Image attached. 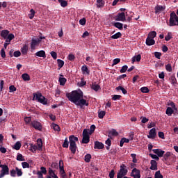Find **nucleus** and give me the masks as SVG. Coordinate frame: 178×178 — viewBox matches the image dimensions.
Instances as JSON below:
<instances>
[{
  "instance_id": "obj_30",
  "label": "nucleus",
  "mask_w": 178,
  "mask_h": 178,
  "mask_svg": "<svg viewBox=\"0 0 178 178\" xmlns=\"http://www.w3.org/2000/svg\"><path fill=\"white\" fill-rule=\"evenodd\" d=\"M38 150L41 151L42 148V141L41 138H38Z\"/></svg>"
},
{
  "instance_id": "obj_38",
  "label": "nucleus",
  "mask_w": 178,
  "mask_h": 178,
  "mask_svg": "<svg viewBox=\"0 0 178 178\" xmlns=\"http://www.w3.org/2000/svg\"><path fill=\"white\" fill-rule=\"evenodd\" d=\"M156 35H157L156 32L153 31L149 33L148 37L154 40V38L156 37Z\"/></svg>"
},
{
  "instance_id": "obj_59",
  "label": "nucleus",
  "mask_w": 178,
  "mask_h": 178,
  "mask_svg": "<svg viewBox=\"0 0 178 178\" xmlns=\"http://www.w3.org/2000/svg\"><path fill=\"white\" fill-rule=\"evenodd\" d=\"M120 62V58H115L113 61L112 66H115L118 65V63Z\"/></svg>"
},
{
  "instance_id": "obj_28",
  "label": "nucleus",
  "mask_w": 178,
  "mask_h": 178,
  "mask_svg": "<svg viewBox=\"0 0 178 178\" xmlns=\"http://www.w3.org/2000/svg\"><path fill=\"white\" fill-rule=\"evenodd\" d=\"M15 36L14 34H8V36H7V38L6 40V42L10 43V41L13 39H15Z\"/></svg>"
},
{
  "instance_id": "obj_25",
  "label": "nucleus",
  "mask_w": 178,
  "mask_h": 178,
  "mask_svg": "<svg viewBox=\"0 0 178 178\" xmlns=\"http://www.w3.org/2000/svg\"><path fill=\"white\" fill-rule=\"evenodd\" d=\"M10 31H8V30H3L1 32V37L3 38V39H6L7 40V38H8V35L9 34Z\"/></svg>"
},
{
  "instance_id": "obj_50",
  "label": "nucleus",
  "mask_w": 178,
  "mask_h": 178,
  "mask_svg": "<svg viewBox=\"0 0 178 178\" xmlns=\"http://www.w3.org/2000/svg\"><path fill=\"white\" fill-rule=\"evenodd\" d=\"M96 127L95 124H92L90 127L89 134L92 135L95 131Z\"/></svg>"
},
{
  "instance_id": "obj_53",
  "label": "nucleus",
  "mask_w": 178,
  "mask_h": 178,
  "mask_svg": "<svg viewBox=\"0 0 178 178\" xmlns=\"http://www.w3.org/2000/svg\"><path fill=\"white\" fill-rule=\"evenodd\" d=\"M67 59L72 62H73L74 60H75V56L74 54H70L68 55V58Z\"/></svg>"
},
{
  "instance_id": "obj_46",
  "label": "nucleus",
  "mask_w": 178,
  "mask_h": 178,
  "mask_svg": "<svg viewBox=\"0 0 178 178\" xmlns=\"http://www.w3.org/2000/svg\"><path fill=\"white\" fill-rule=\"evenodd\" d=\"M17 161H25V159L22 154H18L17 156Z\"/></svg>"
},
{
  "instance_id": "obj_22",
  "label": "nucleus",
  "mask_w": 178,
  "mask_h": 178,
  "mask_svg": "<svg viewBox=\"0 0 178 178\" xmlns=\"http://www.w3.org/2000/svg\"><path fill=\"white\" fill-rule=\"evenodd\" d=\"M60 77H59L58 82L60 86H65V83L67 82V79L63 77V75L60 74Z\"/></svg>"
},
{
  "instance_id": "obj_6",
  "label": "nucleus",
  "mask_w": 178,
  "mask_h": 178,
  "mask_svg": "<svg viewBox=\"0 0 178 178\" xmlns=\"http://www.w3.org/2000/svg\"><path fill=\"white\" fill-rule=\"evenodd\" d=\"M47 174V170L44 166L40 167V170L37 172L38 178H44V175Z\"/></svg>"
},
{
  "instance_id": "obj_34",
  "label": "nucleus",
  "mask_w": 178,
  "mask_h": 178,
  "mask_svg": "<svg viewBox=\"0 0 178 178\" xmlns=\"http://www.w3.org/2000/svg\"><path fill=\"white\" fill-rule=\"evenodd\" d=\"M21 146H22V143H21L19 141H18V142H17V143L14 145V147H13V148L14 149L18 151V150L20 149Z\"/></svg>"
},
{
  "instance_id": "obj_39",
  "label": "nucleus",
  "mask_w": 178,
  "mask_h": 178,
  "mask_svg": "<svg viewBox=\"0 0 178 178\" xmlns=\"http://www.w3.org/2000/svg\"><path fill=\"white\" fill-rule=\"evenodd\" d=\"M91 158H92L91 154H86V155H85V156H84V161H85V162H86V163H90Z\"/></svg>"
},
{
  "instance_id": "obj_18",
  "label": "nucleus",
  "mask_w": 178,
  "mask_h": 178,
  "mask_svg": "<svg viewBox=\"0 0 178 178\" xmlns=\"http://www.w3.org/2000/svg\"><path fill=\"white\" fill-rule=\"evenodd\" d=\"M155 44V40L149 37H147L146 39V45L152 46Z\"/></svg>"
},
{
  "instance_id": "obj_13",
  "label": "nucleus",
  "mask_w": 178,
  "mask_h": 178,
  "mask_svg": "<svg viewBox=\"0 0 178 178\" xmlns=\"http://www.w3.org/2000/svg\"><path fill=\"white\" fill-rule=\"evenodd\" d=\"M40 43V40H38V38H37V39H32L31 43V49L32 50H35V47L39 45Z\"/></svg>"
},
{
  "instance_id": "obj_29",
  "label": "nucleus",
  "mask_w": 178,
  "mask_h": 178,
  "mask_svg": "<svg viewBox=\"0 0 178 178\" xmlns=\"http://www.w3.org/2000/svg\"><path fill=\"white\" fill-rule=\"evenodd\" d=\"M115 89L118 91L121 90L124 95H127V90H126V89L122 86H119Z\"/></svg>"
},
{
  "instance_id": "obj_43",
  "label": "nucleus",
  "mask_w": 178,
  "mask_h": 178,
  "mask_svg": "<svg viewBox=\"0 0 178 178\" xmlns=\"http://www.w3.org/2000/svg\"><path fill=\"white\" fill-rule=\"evenodd\" d=\"M172 156V153L171 152H166L164 155H163V159L165 161H167L169 159V157H170Z\"/></svg>"
},
{
  "instance_id": "obj_2",
  "label": "nucleus",
  "mask_w": 178,
  "mask_h": 178,
  "mask_svg": "<svg viewBox=\"0 0 178 178\" xmlns=\"http://www.w3.org/2000/svg\"><path fill=\"white\" fill-rule=\"evenodd\" d=\"M33 101H36L39 103H41L44 106L47 105L48 99L45 98L44 96H42V94L41 92H34L33 93Z\"/></svg>"
},
{
  "instance_id": "obj_9",
  "label": "nucleus",
  "mask_w": 178,
  "mask_h": 178,
  "mask_svg": "<svg viewBox=\"0 0 178 178\" xmlns=\"http://www.w3.org/2000/svg\"><path fill=\"white\" fill-rule=\"evenodd\" d=\"M44 178H59V177L55 174V170L49 168H48V175H46Z\"/></svg>"
},
{
  "instance_id": "obj_37",
  "label": "nucleus",
  "mask_w": 178,
  "mask_h": 178,
  "mask_svg": "<svg viewBox=\"0 0 178 178\" xmlns=\"http://www.w3.org/2000/svg\"><path fill=\"white\" fill-rule=\"evenodd\" d=\"M22 79L24 81H30L31 80V76L29 74L25 73V74H22Z\"/></svg>"
},
{
  "instance_id": "obj_62",
  "label": "nucleus",
  "mask_w": 178,
  "mask_h": 178,
  "mask_svg": "<svg viewBox=\"0 0 178 178\" xmlns=\"http://www.w3.org/2000/svg\"><path fill=\"white\" fill-rule=\"evenodd\" d=\"M13 56H15L16 58L21 56V51H14Z\"/></svg>"
},
{
  "instance_id": "obj_19",
  "label": "nucleus",
  "mask_w": 178,
  "mask_h": 178,
  "mask_svg": "<svg viewBox=\"0 0 178 178\" xmlns=\"http://www.w3.org/2000/svg\"><path fill=\"white\" fill-rule=\"evenodd\" d=\"M127 168V166L124 164H122L120 165V170L119 171V172L122 173L124 175H127L128 173V170L125 169Z\"/></svg>"
},
{
  "instance_id": "obj_20",
  "label": "nucleus",
  "mask_w": 178,
  "mask_h": 178,
  "mask_svg": "<svg viewBox=\"0 0 178 178\" xmlns=\"http://www.w3.org/2000/svg\"><path fill=\"white\" fill-rule=\"evenodd\" d=\"M91 88L92 90H95V92L99 91V90H101V87L99 85L96 84V82L95 83H92L91 84Z\"/></svg>"
},
{
  "instance_id": "obj_47",
  "label": "nucleus",
  "mask_w": 178,
  "mask_h": 178,
  "mask_svg": "<svg viewBox=\"0 0 178 178\" xmlns=\"http://www.w3.org/2000/svg\"><path fill=\"white\" fill-rule=\"evenodd\" d=\"M140 91L142 92H144L145 94H147L148 92H149V89L147 87L144 86L140 88Z\"/></svg>"
},
{
  "instance_id": "obj_5",
  "label": "nucleus",
  "mask_w": 178,
  "mask_h": 178,
  "mask_svg": "<svg viewBox=\"0 0 178 178\" xmlns=\"http://www.w3.org/2000/svg\"><path fill=\"white\" fill-rule=\"evenodd\" d=\"M10 175L11 177H16V175L18 177H21L23 175V172L22 169H19L18 167H15V170L13 169L10 171Z\"/></svg>"
},
{
  "instance_id": "obj_51",
  "label": "nucleus",
  "mask_w": 178,
  "mask_h": 178,
  "mask_svg": "<svg viewBox=\"0 0 178 178\" xmlns=\"http://www.w3.org/2000/svg\"><path fill=\"white\" fill-rule=\"evenodd\" d=\"M128 70V65H123L120 70V73L122 74V73H125Z\"/></svg>"
},
{
  "instance_id": "obj_40",
  "label": "nucleus",
  "mask_w": 178,
  "mask_h": 178,
  "mask_svg": "<svg viewBox=\"0 0 178 178\" xmlns=\"http://www.w3.org/2000/svg\"><path fill=\"white\" fill-rule=\"evenodd\" d=\"M97 8H102L104 6V0H97Z\"/></svg>"
},
{
  "instance_id": "obj_55",
  "label": "nucleus",
  "mask_w": 178,
  "mask_h": 178,
  "mask_svg": "<svg viewBox=\"0 0 178 178\" xmlns=\"http://www.w3.org/2000/svg\"><path fill=\"white\" fill-rule=\"evenodd\" d=\"M22 168H23L24 169L30 168V164L28 163H26V161H24V162L22 163Z\"/></svg>"
},
{
  "instance_id": "obj_56",
  "label": "nucleus",
  "mask_w": 178,
  "mask_h": 178,
  "mask_svg": "<svg viewBox=\"0 0 178 178\" xmlns=\"http://www.w3.org/2000/svg\"><path fill=\"white\" fill-rule=\"evenodd\" d=\"M165 70L167 72H171L172 71V65L170 64L165 65Z\"/></svg>"
},
{
  "instance_id": "obj_45",
  "label": "nucleus",
  "mask_w": 178,
  "mask_h": 178,
  "mask_svg": "<svg viewBox=\"0 0 178 178\" xmlns=\"http://www.w3.org/2000/svg\"><path fill=\"white\" fill-rule=\"evenodd\" d=\"M70 142L68 141V138H65L64 143H63V147L68 148Z\"/></svg>"
},
{
  "instance_id": "obj_57",
  "label": "nucleus",
  "mask_w": 178,
  "mask_h": 178,
  "mask_svg": "<svg viewBox=\"0 0 178 178\" xmlns=\"http://www.w3.org/2000/svg\"><path fill=\"white\" fill-rule=\"evenodd\" d=\"M35 11L34 9H31V14L29 15V17L30 19H33L35 17Z\"/></svg>"
},
{
  "instance_id": "obj_60",
  "label": "nucleus",
  "mask_w": 178,
  "mask_h": 178,
  "mask_svg": "<svg viewBox=\"0 0 178 178\" xmlns=\"http://www.w3.org/2000/svg\"><path fill=\"white\" fill-rule=\"evenodd\" d=\"M109 134H111L112 136H118L119 135V133L115 130V129H113L111 130L110 132H109Z\"/></svg>"
},
{
  "instance_id": "obj_48",
  "label": "nucleus",
  "mask_w": 178,
  "mask_h": 178,
  "mask_svg": "<svg viewBox=\"0 0 178 178\" xmlns=\"http://www.w3.org/2000/svg\"><path fill=\"white\" fill-rule=\"evenodd\" d=\"M83 136H90V129H84L82 133Z\"/></svg>"
},
{
  "instance_id": "obj_17",
  "label": "nucleus",
  "mask_w": 178,
  "mask_h": 178,
  "mask_svg": "<svg viewBox=\"0 0 178 178\" xmlns=\"http://www.w3.org/2000/svg\"><path fill=\"white\" fill-rule=\"evenodd\" d=\"M150 164H151L150 170H158V163H157L156 161L151 160L150 161Z\"/></svg>"
},
{
  "instance_id": "obj_16",
  "label": "nucleus",
  "mask_w": 178,
  "mask_h": 178,
  "mask_svg": "<svg viewBox=\"0 0 178 178\" xmlns=\"http://www.w3.org/2000/svg\"><path fill=\"white\" fill-rule=\"evenodd\" d=\"M69 141H70V144L75 145L76 142L79 141V138L76 137L74 135L70 136H69Z\"/></svg>"
},
{
  "instance_id": "obj_7",
  "label": "nucleus",
  "mask_w": 178,
  "mask_h": 178,
  "mask_svg": "<svg viewBox=\"0 0 178 178\" xmlns=\"http://www.w3.org/2000/svg\"><path fill=\"white\" fill-rule=\"evenodd\" d=\"M131 177L140 178V171L137 168L133 169L131 172Z\"/></svg>"
},
{
  "instance_id": "obj_23",
  "label": "nucleus",
  "mask_w": 178,
  "mask_h": 178,
  "mask_svg": "<svg viewBox=\"0 0 178 178\" xmlns=\"http://www.w3.org/2000/svg\"><path fill=\"white\" fill-rule=\"evenodd\" d=\"M140 60H141V54H138L137 56H135L131 58V63H134L136 61L140 62Z\"/></svg>"
},
{
  "instance_id": "obj_41",
  "label": "nucleus",
  "mask_w": 178,
  "mask_h": 178,
  "mask_svg": "<svg viewBox=\"0 0 178 178\" xmlns=\"http://www.w3.org/2000/svg\"><path fill=\"white\" fill-rule=\"evenodd\" d=\"M51 128L56 131H60V127H59V125L56 124H51Z\"/></svg>"
},
{
  "instance_id": "obj_10",
  "label": "nucleus",
  "mask_w": 178,
  "mask_h": 178,
  "mask_svg": "<svg viewBox=\"0 0 178 178\" xmlns=\"http://www.w3.org/2000/svg\"><path fill=\"white\" fill-rule=\"evenodd\" d=\"M31 125H32V127H33L36 130H38V131L42 130V127L41 122H38L35 120L32 121Z\"/></svg>"
},
{
  "instance_id": "obj_26",
  "label": "nucleus",
  "mask_w": 178,
  "mask_h": 178,
  "mask_svg": "<svg viewBox=\"0 0 178 178\" xmlns=\"http://www.w3.org/2000/svg\"><path fill=\"white\" fill-rule=\"evenodd\" d=\"M129 138H121V140H120V147H123L124 145V143H129Z\"/></svg>"
},
{
  "instance_id": "obj_58",
  "label": "nucleus",
  "mask_w": 178,
  "mask_h": 178,
  "mask_svg": "<svg viewBox=\"0 0 178 178\" xmlns=\"http://www.w3.org/2000/svg\"><path fill=\"white\" fill-rule=\"evenodd\" d=\"M149 156L153 159H155L156 161H159V156L156 155V154H149Z\"/></svg>"
},
{
  "instance_id": "obj_49",
  "label": "nucleus",
  "mask_w": 178,
  "mask_h": 178,
  "mask_svg": "<svg viewBox=\"0 0 178 178\" xmlns=\"http://www.w3.org/2000/svg\"><path fill=\"white\" fill-rule=\"evenodd\" d=\"M172 38V32H168V35L165 37V41H169Z\"/></svg>"
},
{
  "instance_id": "obj_64",
  "label": "nucleus",
  "mask_w": 178,
  "mask_h": 178,
  "mask_svg": "<svg viewBox=\"0 0 178 178\" xmlns=\"http://www.w3.org/2000/svg\"><path fill=\"white\" fill-rule=\"evenodd\" d=\"M50 168H51L52 170H53V169H58V163H53L51 165Z\"/></svg>"
},
{
  "instance_id": "obj_35",
  "label": "nucleus",
  "mask_w": 178,
  "mask_h": 178,
  "mask_svg": "<svg viewBox=\"0 0 178 178\" xmlns=\"http://www.w3.org/2000/svg\"><path fill=\"white\" fill-rule=\"evenodd\" d=\"M81 71H82V72H83V73L86 72L87 74H90V70H89V69L88 68V66H87V65H82Z\"/></svg>"
},
{
  "instance_id": "obj_27",
  "label": "nucleus",
  "mask_w": 178,
  "mask_h": 178,
  "mask_svg": "<svg viewBox=\"0 0 178 178\" xmlns=\"http://www.w3.org/2000/svg\"><path fill=\"white\" fill-rule=\"evenodd\" d=\"M173 113H174V110L171 107H168L166 108L165 114H167L168 116H172Z\"/></svg>"
},
{
  "instance_id": "obj_15",
  "label": "nucleus",
  "mask_w": 178,
  "mask_h": 178,
  "mask_svg": "<svg viewBox=\"0 0 178 178\" xmlns=\"http://www.w3.org/2000/svg\"><path fill=\"white\" fill-rule=\"evenodd\" d=\"M105 145L104 143L99 142V141H96L95 143V149H103L104 148Z\"/></svg>"
},
{
  "instance_id": "obj_63",
  "label": "nucleus",
  "mask_w": 178,
  "mask_h": 178,
  "mask_svg": "<svg viewBox=\"0 0 178 178\" xmlns=\"http://www.w3.org/2000/svg\"><path fill=\"white\" fill-rule=\"evenodd\" d=\"M86 23V18H82L79 20V24L81 25V26H85Z\"/></svg>"
},
{
  "instance_id": "obj_61",
  "label": "nucleus",
  "mask_w": 178,
  "mask_h": 178,
  "mask_svg": "<svg viewBox=\"0 0 178 178\" xmlns=\"http://www.w3.org/2000/svg\"><path fill=\"white\" fill-rule=\"evenodd\" d=\"M17 90V88L15 86H9V92H15Z\"/></svg>"
},
{
  "instance_id": "obj_52",
  "label": "nucleus",
  "mask_w": 178,
  "mask_h": 178,
  "mask_svg": "<svg viewBox=\"0 0 178 178\" xmlns=\"http://www.w3.org/2000/svg\"><path fill=\"white\" fill-rule=\"evenodd\" d=\"M38 149V147L36 145H31V151L32 152H35L36 150Z\"/></svg>"
},
{
  "instance_id": "obj_24",
  "label": "nucleus",
  "mask_w": 178,
  "mask_h": 178,
  "mask_svg": "<svg viewBox=\"0 0 178 178\" xmlns=\"http://www.w3.org/2000/svg\"><path fill=\"white\" fill-rule=\"evenodd\" d=\"M35 55L38 57H42V58H46V54L45 51L42 50L36 52Z\"/></svg>"
},
{
  "instance_id": "obj_44",
  "label": "nucleus",
  "mask_w": 178,
  "mask_h": 178,
  "mask_svg": "<svg viewBox=\"0 0 178 178\" xmlns=\"http://www.w3.org/2000/svg\"><path fill=\"white\" fill-rule=\"evenodd\" d=\"M106 111H101L98 112V117L99 119H103L105 117Z\"/></svg>"
},
{
  "instance_id": "obj_54",
  "label": "nucleus",
  "mask_w": 178,
  "mask_h": 178,
  "mask_svg": "<svg viewBox=\"0 0 178 178\" xmlns=\"http://www.w3.org/2000/svg\"><path fill=\"white\" fill-rule=\"evenodd\" d=\"M154 178H163V176L161 174L160 171H156L154 175Z\"/></svg>"
},
{
  "instance_id": "obj_32",
  "label": "nucleus",
  "mask_w": 178,
  "mask_h": 178,
  "mask_svg": "<svg viewBox=\"0 0 178 178\" xmlns=\"http://www.w3.org/2000/svg\"><path fill=\"white\" fill-rule=\"evenodd\" d=\"M57 65H58V67L60 70V68H62L64 66L65 62L63 61V60L57 59Z\"/></svg>"
},
{
  "instance_id": "obj_42",
  "label": "nucleus",
  "mask_w": 178,
  "mask_h": 178,
  "mask_svg": "<svg viewBox=\"0 0 178 178\" xmlns=\"http://www.w3.org/2000/svg\"><path fill=\"white\" fill-rule=\"evenodd\" d=\"M28 51H29V48H28V47H27L26 45H24V46L22 48V50H21V51H22V53L23 55L27 54Z\"/></svg>"
},
{
  "instance_id": "obj_14",
  "label": "nucleus",
  "mask_w": 178,
  "mask_h": 178,
  "mask_svg": "<svg viewBox=\"0 0 178 178\" xmlns=\"http://www.w3.org/2000/svg\"><path fill=\"white\" fill-rule=\"evenodd\" d=\"M152 152L156 154L158 157L160 158L163 157L165 153L164 150H162L161 149H152Z\"/></svg>"
},
{
  "instance_id": "obj_11",
  "label": "nucleus",
  "mask_w": 178,
  "mask_h": 178,
  "mask_svg": "<svg viewBox=\"0 0 178 178\" xmlns=\"http://www.w3.org/2000/svg\"><path fill=\"white\" fill-rule=\"evenodd\" d=\"M166 9V6H159L157 5L154 10H155V14L156 15H160L161 13H162L163 11H164Z\"/></svg>"
},
{
  "instance_id": "obj_1",
  "label": "nucleus",
  "mask_w": 178,
  "mask_h": 178,
  "mask_svg": "<svg viewBox=\"0 0 178 178\" xmlns=\"http://www.w3.org/2000/svg\"><path fill=\"white\" fill-rule=\"evenodd\" d=\"M83 92L82 91L73 90L71 92H67L66 97L69 101L74 103L76 106L82 108L84 106H88L89 103L83 99Z\"/></svg>"
},
{
  "instance_id": "obj_21",
  "label": "nucleus",
  "mask_w": 178,
  "mask_h": 178,
  "mask_svg": "<svg viewBox=\"0 0 178 178\" xmlns=\"http://www.w3.org/2000/svg\"><path fill=\"white\" fill-rule=\"evenodd\" d=\"M77 148L76 144H70V150L73 154H75Z\"/></svg>"
},
{
  "instance_id": "obj_12",
  "label": "nucleus",
  "mask_w": 178,
  "mask_h": 178,
  "mask_svg": "<svg viewBox=\"0 0 178 178\" xmlns=\"http://www.w3.org/2000/svg\"><path fill=\"white\" fill-rule=\"evenodd\" d=\"M156 136V128H152L147 135V138L149 139H155Z\"/></svg>"
},
{
  "instance_id": "obj_3",
  "label": "nucleus",
  "mask_w": 178,
  "mask_h": 178,
  "mask_svg": "<svg viewBox=\"0 0 178 178\" xmlns=\"http://www.w3.org/2000/svg\"><path fill=\"white\" fill-rule=\"evenodd\" d=\"M168 26L170 27L178 26V17L175 12L170 13Z\"/></svg>"
},
{
  "instance_id": "obj_36",
  "label": "nucleus",
  "mask_w": 178,
  "mask_h": 178,
  "mask_svg": "<svg viewBox=\"0 0 178 178\" xmlns=\"http://www.w3.org/2000/svg\"><path fill=\"white\" fill-rule=\"evenodd\" d=\"M113 26L120 30L123 29V24H122V23L115 22L113 24Z\"/></svg>"
},
{
  "instance_id": "obj_8",
  "label": "nucleus",
  "mask_w": 178,
  "mask_h": 178,
  "mask_svg": "<svg viewBox=\"0 0 178 178\" xmlns=\"http://www.w3.org/2000/svg\"><path fill=\"white\" fill-rule=\"evenodd\" d=\"M115 21H118V22L127 21L124 13H119L115 17Z\"/></svg>"
},
{
  "instance_id": "obj_4",
  "label": "nucleus",
  "mask_w": 178,
  "mask_h": 178,
  "mask_svg": "<svg viewBox=\"0 0 178 178\" xmlns=\"http://www.w3.org/2000/svg\"><path fill=\"white\" fill-rule=\"evenodd\" d=\"M0 168H2L0 173V178H3L5 175H8L10 174L9 167L6 164H1Z\"/></svg>"
},
{
  "instance_id": "obj_33",
  "label": "nucleus",
  "mask_w": 178,
  "mask_h": 178,
  "mask_svg": "<svg viewBox=\"0 0 178 178\" xmlns=\"http://www.w3.org/2000/svg\"><path fill=\"white\" fill-rule=\"evenodd\" d=\"M81 143L82 144H88L90 143V136H83Z\"/></svg>"
},
{
  "instance_id": "obj_31",
  "label": "nucleus",
  "mask_w": 178,
  "mask_h": 178,
  "mask_svg": "<svg viewBox=\"0 0 178 178\" xmlns=\"http://www.w3.org/2000/svg\"><path fill=\"white\" fill-rule=\"evenodd\" d=\"M122 35L121 32H117L116 34L113 35L111 36V39L118 40V39L122 38Z\"/></svg>"
}]
</instances>
